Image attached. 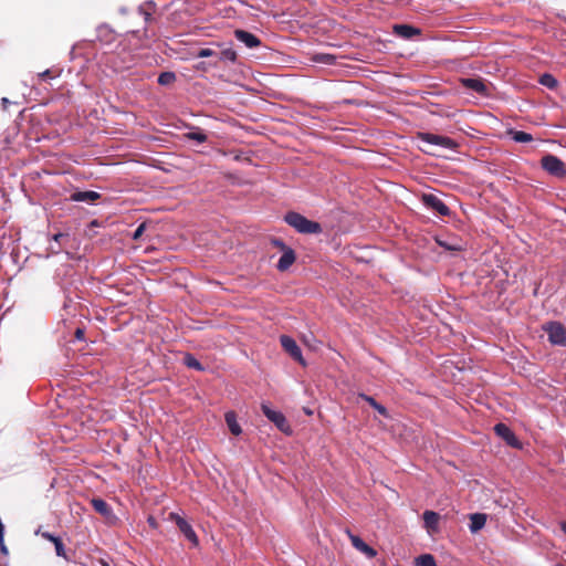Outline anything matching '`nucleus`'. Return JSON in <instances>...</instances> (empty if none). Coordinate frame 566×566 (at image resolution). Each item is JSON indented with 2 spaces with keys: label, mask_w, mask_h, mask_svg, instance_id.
Here are the masks:
<instances>
[{
  "label": "nucleus",
  "mask_w": 566,
  "mask_h": 566,
  "mask_svg": "<svg viewBox=\"0 0 566 566\" xmlns=\"http://www.w3.org/2000/svg\"><path fill=\"white\" fill-rule=\"evenodd\" d=\"M184 363L189 368H193V369H197V370H202L203 369V367L200 364V361L197 358H195L192 355H190V354H187L184 357Z\"/></svg>",
  "instance_id": "25"
},
{
  "label": "nucleus",
  "mask_w": 566,
  "mask_h": 566,
  "mask_svg": "<svg viewBox=\"0 0 566 566\" xmlns=\"http://www.w3.org/2000/svg\"><path fill=\"white\" fill-rule=\"evenodd\" d=\"M51 250L53 253H59L60 252V249H54L53 247H51Z\"/></svg>",
  "instance_id": "45"
},
{
  "label": "nucleus",
  "mask_w": 566,
  "mask_h": 566,
  "mask_svg": "<svg viewBox=\"0 0 566 566\" xmlns=\"http://www.w3.org/2000/svg\"><path fill=\"white\" fill-rule=\"evenodd\" d=\"M539 83L551 90H555L558 85L557 80L552 74L548 73L541 75Z\"/></svg>",
  "instance_id": "22"
},
{
  "label": "nucleus",
  "mask_w": 566,
  "mask_h": 566,
  "mask_svg": "<svg viewBox=\"0 0 566 566\" xmlns=\"http://www.w3.org/2000/svg\"><path fill=\"white\" fill-rule=\"evenodd\" d=\"M438 243H439L441 247H444V248H446V249H448V250H460V248H458V247H453V245H448V244H446V243H444V242H442V241H438Z\"/></svg>",
  "instance_id": "40"
},
{
  "label": "nucleus",
  "mask_w": 566,
  "mask_h": 566,
  "mask_svg": "<svg viewBox=\"0 0 566 566\" xmlns=\"http://www.w3.org/2000/svg\"><path fill=\"white\" fill-rule=\"evenodd\" d=\"M169 517L177 524L179 531L185 535V537L188 541H190L195 546L199 544V539L196 532L184 517L179 516L176 513H170Z\"/></svg>",
  "instance_id": "7"
},
{
  "label": "nucleus",
  "mask_w": 566,
  "mask_h": 566,
  "mask_svg": "<svg viewBox=\"0 0 566 566\" xmlns=\"http://www.w3.org/2000/svg\"><path fill=\"white\" fill-rule=\"evenodd\" d=\"M423 526L429 535L437 534L439 532L440 515L434 511H424L422 514Z\"/></svg>",
  "instance_id": "11"
},
{
  "label": "nucleus",
  "mask_w": 566,
  "mask_h": 566,
  "mask_svg": "<svg viewBox=\"0 0 566 566\" xmlns=\"http://www.w3.org/2000/svg\"><path fill=\"white\" fill-rule=\"evenodd\" d=\"M296 260V255L293 249H285L279 259L276 269L281 272L286 271Z\"/></svg>",
  "instance_id": "15"
},
{
  "label": "nucleus",
  "mask_w": 566,
  "mask_h": 566,
  "mask_svg": "<svg viewBox=\"0 0 566 566\" xmlns=\"http://www.w3.org/2000/svg\"><path fill=\"white\" fill-rule=\"evenodd\" d=\"M284 221L302 234H318L323 231L322 226L318 222L312 221L295 211L287 212L284 216Z\"/></svg>",
  "instance_id": "1"
},
{
  "label": "nucleus",
  "mask_w": 566,
  "mask_h": 566,
  "mask_svg": "<svg viewBox=\"0 0 566 566\" xmlns=\"http://www.w3.org/2000/svg\"><path fill=\"white\" fill-rule=\"evenodd\" d=\"M8 103H9L8 98H6V97H4V98H2V104H3V105H8Z\"/></svg>",
  "instance_id": "44"
},
{
  "label": "nucleus",
  "mask_w": 566,
  "mask_h": 566,
  "mask_svg": "<svg viewBox=\"0 0 566 566\" xmlns=\"http://www.w3.org/2000/svg\"><path fill=\"white\" fill-rule=\"evenodd\" d=\"M494 432L501 439H503L506 442L507 446H510L512 448H516V449H521L522 448V443L518 441V439L515 436V433L505 423H502V422L496 423L494 426Z\"/></svg>",
  "instance_id": "8"
},
{
  "label": "nucleus",
  "mask_w": 566,
  "mask_h": 566,
  "mask_svg": "<svg viewBox=\"0 0 566 566\" xmlns=\"http://www.w3.org/2000/svg\"><path fill=\"white\" fill-rule=\"evenodd\" d=\"M189 139L196 140L198 143H205L207 140V135L200 132H193L188 134Z\"/></svg>",
  "instance_id": "28"
},
{
  "label": "nucleus",
  "mask_w": 566,
  "mask_h": 566,
  "mask_svg": "<svg viewBox=\"0 0 566 566\" xmlns=\"http://www.w3.org/2000/svg\"><path fill=\"white\" fill-rule=\"evenodd\" d=\"M0 552L4 555L8 554V548L7 546L4 545V537L2 538V542H0Z\"/></svg>",
  "instance_id": "41"
},
{
  "label": "nucleus",
  "mask_w": 566,
  "mask_h": 566,
  "mask_svg": "<svg viewBox=\"0 0 566 566\" xmlns=\"http://www.w3.org/2000/svg\"><path fill=\"white\" fill-rule=\"evenodd\" d=\"M375 410H377L382 417L387 418L389 417L388 410L385 406L377 402V405L374 407Z\"/></svg>",
  "instance_id": "33"
},
{
  "label": "nucleus",
  "mask_w": 566,
  "mask_h": 566,
  "mask_svg": "<svg viewBox=\"0 0 566 566\" xmlns=\"http://www.w3.org/2000/svg\"><path fill=\"white\" fill-rule=\"evenodd\" d=\"M544 329L548 335V340L554 345H564L566 343V328L558 322L548 323Z\"/></svg>",
  "instance_id": "5"
},
{
  "label": "nucleus",
  "mask_w": 566,
  "mask_h": 566,
  "mask_svg": "<svg viewBox=\"0 0 566 566\" xmlns=\"http://www.w3.org/2000/svg\"><path fill=\"white\" fill-rule=\"evenodd\" d=\"M470 531L472 533H476L482 530L486 523V514L483 513H474L470 515Z\"/></svg>",
  "instance_id": "17"
},
{
  "label": "nucleus",
  "mask_w": 566,
  "mask_h": 566,
  "mask_svg": "<svg viewBox=\"0 0 566 566\" xmlns=\"http://www.w3.org/2000/svg\"><path fill=\"white\" fill-rule=\"evenodd\" d=\"M358 398H360V399L365 400L366 402H368L373 408L377 405V401L373 397L367 396L365 394H359Z\"/></svg>",
  "instance_id": "32"
},
{
  "label": "nucleus",
  "mask_w": 566,
  "mask_h": 566,
  "mask_svg": "<svg viewBox=\"0 0 566 566\" xmlns=\"http://www.w3.org/2000/svg\"><path fill=\"white\" fill-rule=\"evenodd\" d=\"M101 565H102V566H109V564H108V563H106V562H104V560H102V562H101Z\"/></svg>",
  "instance_id": "46"
},
{
  "label": "nucleus",
  "mask_w": 566,
  "mask_h": 566,
  "mask_svg": "<svg viewBox=\"0 0 566 566\" xmlns=\"http://www.w3.org/2000/svg\"><path fill=\"white\" fill-rule=\"evenodd\" d=\"M56 76H57V74H53V72L51 70H45V71L39 73V77L42 81H48V80L54 78Z\"/></svg>",
  "instance_id": "29"
},
{
  "label": "nucleus",
  "mask_w": 566,
  "mask_h": 566,
  "mask_svg": "<svg viewBox=\"0 0 566 566\" xmlns=\"http://www.w3.org/2000/svg\"><path fill=\"white\" fill-rule=\"evenodd\" d=\"M220 60L235 62L237 52L231 48L224 49L220 52Z\"/></svg>",
  "instance_id": "26"
},
{
  "label": "nucleus",
  "mask_w": 566,
  "mask_h": 566,
  "mask_svg": "<svg viewBox=\"0 0 566 566\" xmlns=\"http://www.w3.org/2000/svg\"><path fill=\"white\" fill-rule=\"evenodd\" d=\"M346 534L348 535L352 545L366 555L368 558H374L377 555V551L373 548L371 546L367 545L359 536L353 534L349 530L346 531Z\"/></svg>",
  "instance_id": "10"
},
{
  "label": "nucleus",
  "mask_w": 566,
  "mask_h": 566,
  "mask_svg": "<svg viewBox=\"0 0 566 566\" xmlns=\"http://www.w3.org/2000/svg\"><path fill=\"white\" fill-rule=\"evenodd\" d=\"M139 11L145 14V20L146 21H148L150 19V13L144 12L142 9H139Z\"/></svg>",
  "instance_id": "42"
},
{
  "label": "nucleus",
  "mask_w": 566,
  "mask_h": 566,
  "mask_svg": "<svg viewBox=\"0 0 566 566\" xmlns=\"http://www.w3.org/2000/svg\"><path fill=\"white\" fill-rule=\"evenodd\" d=\"M99 197H101V195L98 192L88 190V191H76V192L72 193L71 199L73 201H78V202H81V201L93 202V201L99 199Z\"/></svg>",
  "instance_id": "18"
},
{
  "label": "nucleus",
  "mask_w": 566,
  "mask_h": 566,
  "mask_svg": "<svg viewBox=\"0 0 566 566\" xmlns=\"http://www.w3.org/2000/svg\"><path fill=\"white\" fill-rule=\"evenodd\" d=\"M41 535L43 538H45L52 543H55V541L59 538L57 536H54L53 534H51L49 532H43Z\"/></svg>",
  "instance_id": "34"
},
{
  "label": "nucleus",
  "mask_w": 566,
  "mask_h": 566,
  "mask_svg": "<svg viewBox=\"0 0 566 566\" xmlns=\"http://www.w3.org/2000/svg\"><path fill=\"white\" fill-rule=\"evenodd\" d=\"M54 544L55 553L57 556L63 557L64 559H69L65 553L64 544L62 539L59 537Z\"/></svg>",
  "instance_id": "27"
},
{
  "label": "nucleus",
  "mask_w": 566,
  "mask_h": 566,
  "mask_svg": "<svg viewBox=\"0 0 566 566\" xmlns=\"http://www.w3.org/2000/svg\"><path fill=\"white\" fill-rule=\"evenodd\" d=\"M176 81V75L174 72H163L158 76V84L160 85H170Z\"/></svg>",
  "instance_id": "24"
},
{
  "label": "nucleus",
  "mask_w": 566,
  "mask_h": 566,
  "mask_svg": "<svg viewBox=\"0 0 566 566\" xmlns=\"http://www.w3.org/2000/svg\"><path fill=\"white\" fill-rule=\"evenodd\" d=\"M560 530L566 534V521L560 523Z\"/></svg>",
  "instance_id": "43"
},
{
  "label": "nucleus",
  "mask_w": 566,
  "mask_h": 566,
  "mask_svg": "<svg viewBox=\"0 0 566 566\" xmlns=\"http://www.w3.org/2000/svg\"><path fill=\"white\" fill-rule=\"evenodd\" d=\"M556 566H564V565H562V564H557Z\"/></svg>",
  "instance_id": "47"
},
{
  "label": "nucleus",
  "mask_w": 566,
  "mask_h": 566,
  "mask_svg": "<svg viewBox=\"0 0 566 566\" xmlns=\"http://www.w3.org/2000/svg\"><path fill=\"white\" fill-rule=\"evenodd\" d=\"M392 32L402 39H411L421 34V30L419 28L409 24H395L392 27Z\"/></svg>",
  "instance_id": "14"
},
{
  "label": "nucleus",
  "mask_w": 566,
  "mask_h": 566,
  "mask_svg": "<svg viewBox=\"0 0 566 566\" xmlns=\"http://www.w3.org/2000/svg\"><path fill=\"white\" fill-rule=\"evenodd\" d=\"M417 138L420 139L421 142L451 150L457 149L459 146V144L450 137L432 133H418Z\"/></svg>",
  "instance_id": "3"
},
{
  "label": "nucleus",
  "mask_w": 566,
  "mask_h": 566,
  "mask_svg": "<svg viewBox=\"0 0 566 566\" xmlns=\"http://www.w3.org/2000/svg\"><path fill=\"white\" fill-rule=\"evenodd\" d=\"M462 86H464L468 90H471L482 96H488V86L485 85L484 81L480 77L478 78H461L460 80Z\"/></svg>",
  "instance_id": "12"
},
{
  "label": "nucleus",
  "mask_w": 566,
  "mask_h": 566,
  "mask_svg": "<svg viewBox=\"0 0 566 566\" xmlns=\"http://www.w3.org/2000/svg\"><path fill=\"white\" fill-rule=\"evenodd\" d=\"M421 200L427 208L434 210L440 216L446 217L451 213L449 207L433 193H423Z\"/></svg>",
  "instance_id": "6"
},
{
  "label": "nucleus",
  "mask_w": 566,
  "mask_h": 566,
  "mask_svg": "<svg viewBox=\"0 0 566 566\" xmlns=\"http://www.w3.org/2000/svg\"><path fill=\"white\" fill-rule=\"evenodd\" d=\"M91 504L93 509L99 513L104 517H109L113 514L112 507L107 504L106 501L99 497H94L91 500Z\"/></svg>",
  "instance_id": "16"
},
{
  "label": "nucleus",
  "mask_w": 566,
  "mask_h": 566,
  "mask_svg": "<svg viewBox=\"0 0 566 566\" xmlns=\"http://www.w3.org/2000/svg\"><path fill=\"white\" fill-rule=\"evenodd\" d=\"M509 135L512 137V139L516 143H530L533 140V136L526 132L523 130H510Z\"/></svg>",
  "instance_id": "20"
},
{
  "label": "nucleus",
  "mask_w": 566,
  "mask_h": 566,
  "mask_svg": "<svg viewBox=\"0 0 566 566\" xmlns=\"http://www.w3.org/2000/svg\"><path fill=\"white\" fill-rule=\"evenodd\" d=\"M541 166L551 176L557 178L566 177V165L555 155L547 154L543 156L541 159Z\"/></svg>",
  "instance_id": "2"
},
{
  "label": "nucleus",
  "mask_w": 566,
  "mask_h": 566,
  "mask_svg": "<svg viewBox=\"0 0 566 566\" xmlns=\"http://www.w3.org/2000/svg\"><path fill=\"white\" fill-rule=\"evenodd\" d=\"M146 230V223H140L133 233V239L138 240Z\"/></svg>",
  "instance_id": "30"
},
{
  "label": "nucleus",
  "mask_w": 566,
  "mask_h": 566,
  "mask_svg": "<svg viewBox=\"0 0 566 566\" xmlns=\"http://www.w3.org/2000/svg\"><path fill=\"white\" fill-rule=\"evenodd\" d=\"M224 419H226V422H227V426H228L230 432L233 436L241 434L242 430H241L240 424L237 421V415L234 411H228L224 416Z\"/></svg>",
  "instance_id": "19"
},
{
  "label": "nucleus",
  "mask_w": 566,
  "mask_h": 566,
  "mask_svg": "<svg viewBox=\"0 0 566 566\" xmlns=\"http://www.w3.org/2000/svg\"><path fill=\"white\" fill-rule=\"evenodd\" d=\"M261 409L264 413V416L273 422L282 432L289 433L291 432L290 424L285 418V416L280 412L272 410L268 403H262Z\"/></svg>",
  "instance_id": "4"
},
{
  "label": "nucleus",
  "mask_w": 566,
  "mask_h": 566,
  "mask_svg": "<svg viewBox=\"0 0 566 566\" xmlns=\"http://www.w3.org/2000/svg\"><path fill=\"white\" fill-rule=\"evenodd\" d=\"M76 339H83L84 338V331L82 328H77L74 333Z\"/></svg>",
  "instance_id": "39"
},
{
  "label": "nucleus",
  "mask_w": 566,
  "mask_h": 566,
  "mask_svg": "<svg viewBox=\"0 0 566 566\" xmlns=\"http://www.w3.org/2000/svg\"><path fill=\"white\" fill-rule=\"evenodd\" d=\"M147 522H148L150 527H153V528H157L158 527L157 520L154 516H151V515L148 516Z\"/></svg>",
  "instance_id": "38"
},
{
  "label": "nucleus",
  "mask_w": 566,
  "mask_h": 566,
  "mask_svg": "<svg viewBox=\"0 0 566 566\" xmlns=\"http://www.w3.org/2000/svg\"><path fill=\"white\" fill-rule=\"evenodd\" d=\"M280 343H281L282 347L284 348V350L286 353H289V355L294 360L298 361L303 366L305 365V361L302 356V350L292 337H290L287 335H282L280 337Z\"/></svg>",
  "instance_id": "9"
},
{
  "label": "nucleus",
  "mask_w": 566,
  "mask_h": 566,
  "mask_svg": "<svg viewBox=\"0 0 566 566\" xmlns=\"http://www.w3.org/2000/svg\"><path fill=\"white\" fill-rule=\"evenodd\" d=\"M216 55V52L211 49H201L198 53H197V56L198 57H210V56H213Z\"/></svg>",
  "instance_id": "31"
},
{
  "label": "nucleus",
  "mask_w": 566,
  "mask_h": 566,
  "mask_svg": "<svg viewBox=\"0 0 566 566\" xmlns=\"http://www.w3.org/2000/svg\"><path fill=\"white\" fill-rule=\"evenodd\" d=\"M69 235L66 233H56L53 235V240L57 242L59 244L63 239H66Z\"/></svg>",
  "instance_id": "37"
},
{
  "label": "nucleus",
  "mask_w": 566,
  "mask_h": 566,
  "mask_svg": "<svg viewBox=\"0 0 566 566\" xmlns=\"http://www.w3.org/2000/svg\"><path fill=\"white\" fill-rule=\"evenodd\" d=\"M234 36L238 41L244 43L249 49H254L261 45V41L253 33L245 30L238 29L234 31Z\"/></svg>",
  "instance_id": "13"
},
{
  "label": "nucleus",
  "mask_w": 566,
  "mask_h": 566,
  "mask_svg": "<svg viewBox=\"0 0 566 566\" xmlns=\"http://www.w3.org/2000/svg\"><path fill=\"white\" fill-rule=\"evenodd\" d=\"M336 56L327 53H317L313 55L312 61L315 63L332 65L335 63Z\"/></svg>",
  "instance_id": "21"
},
{
  "label": "nucleus",
  "mask_w": 566,
  "mask_h": 566,
  "mask_svg": "<svg viewBox=\"0 0 566 566\" xmlns=\"http://www.w3.org/2000/svg\"><path fill=\"white\" fill-rule=\"evenodd\" d=\"M134 62V56L128 54L124 60H123V65L122 67H129V65Z\"/></svg>",
  "instance_id": "35"
},
{
  "label": "nucleus",
  "mask_w": 566,
  "mask_h": 566,
  "mask_svg": "<svg viewBox=\"0 0 566 566\" xmlns=\"http://www.w3.org/2000/svg\"><path fill=\"white\" fill-rule=\"evenodd\" d=\"M417 566H437L436 559L431 554H423L417 557Z\"/></svg>",
  "instance_id": "23"
},
{
  "label": "nucleus",
  "mask_w": 566,
  "mask_h": 566,
  "mask_svg": "<svg viewBox=\"0 0 566 566\" xmlns=\"http://www.w3.org/2000/svg\"><path fill=\"white\" fill-rule=\"evenodd\" d=\"M273 244L284 251L285 249H290V247H286L285 243L282 240L275 239L273 240Z\"/></svg>",
  "instance_id": "36"
}]
</instances>
